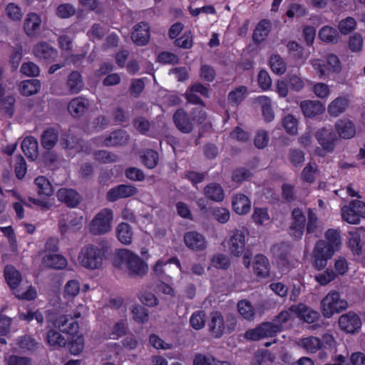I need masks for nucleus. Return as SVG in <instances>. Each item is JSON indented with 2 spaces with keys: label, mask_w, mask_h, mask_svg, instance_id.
Masks as SVG:
<instances>
[{
  "label": "nucleus",
  "mask_w": 365,
  "mask_h": 365,
  "mask_svg": "<svg viewBox=\"0 0 365 365\" xmlns=\"http://www.w3.org/2000/svg\"><path fill=\"white\" fill-rule=\"evenodd\" d=\"M349 106V101L345 97H338L330 102L327 107L329 114L337 117L343 113Z\"/></svg>",
  "instance_id": "27"
},
{
  "label": "nucleus",
  "mask_w": 365,
  "mask_h": 365,
  "mask_svg": "<svg viewBox=\"0 0 365 365\" xmlns=\"http://www.w3.org/2000/svg\"><path fill=\"white\" fill-rule=\"evenodd\" d=\"M176 127L182 133H188L192 130V123L187 113L182 110H178L173 116Z\"/></svg>",
  "instance_id": "25"
},
{
  "label": "nucleus",
  "mask_w": 365,
  "mask_h": 365,
  "mask_svg": "<svg viewBox=\"0 0 365 365\" xmlns=\"http://www.w3.org/2000/svg\"><path fill=\"white\" fill-rule=\"evenodd\" d=\"M340 328L347 333H354L360 329L361 321L360 317L354 312H349L340 316L339 319Z\"/></svg>",
  "instance_id": "10"
},
{
  "label": "nucleus",
  "mask_w": 365,
  "mask_h": 365,
  "mask_svg": "<svg viewBox=\"0 0 365 365\" xmlns=\"http://www.w3.org/2000/svg\"><path fill=\"white\" fill-rule=\"evenodd\" d=\"M80 284L77 280L71 279L68 281L63 289V297L66 299L73 298L79 294Z\"/></svg>",
  "instance_id": "46"
},
{
  "label": "nucleus",
  "mask_w": 365,
  "mask_h": 365,
  "mask_svg": "<svg viewBox=\"0 0 365 365\" xmlns=\"http://www.w3.org/2000/svg\"><path fill=\"white\" fill-rule=\"evenodd\" d=\"M5 86L0 83V106H2L5 113L11 117L14 113V104L16 99L12 95L5 96Z\"/></svg>",
  "instance_id": "29"
},
{
  "label": "nucleus",
  "mask_w": 365,
  "mask_h": 365,
  "mask_svg": "<svg viewBox=\"0 0 365 365\" xmlns=\"http://www.w3.org/2000/svg\"><path fill=\"white\" fill-rule=\"evenodd\" d=\"M104 252L98 246L88 244L82 247L78 252V264L84 269L96 270L101 268Z\"/></svg>",
  "instance_id": "2"
},
{
  "label": "nucleus",
  "mask_w": 365,
  "mask_h": 365,
  "mask_svg": "<svg viewBox=\"0 0 365 365\" xmlns=\"http://www.w3.org/2000/svg\"><path fill=\"white\" fill-rule=\"evenodd\" d=\"M348 307V303L335 291H330L321 301V309L324 317L330 318Z\"/></svg>",
  "instance_id": "3"
},
{
  "label": "nucleus",
  "mask_w": 365,
  "mask_h": 365,
  "mask_svg": "<svg viewBox=\"0 0 365 365\" xmlns=\"http://www.w3.org/2000/svg\"><path fill=\"white\" fill-rule=\"evenodd\" d=\"M253 269L257 277L263 279L268 277L270 270L268 259L262 255H257L253 261Z\"/></svg>",
  "instance_id": "21"
},
{
  "label": "nucleus",
  "mask_w": 365,
  "mask_h": 365,
  "mask_svg": "<svg viewBox=\"0 0 365 365\" xmlns=\"http://www.w3.org/2000/svg\"><path fill=\"white\" fill-rule=\"evenodd\" d=\"M317 170V166L315 163H308L302 170V179L306 182H312L315 179Z\"/></svg>",
  "instance_id": "62"
},
{
  "label": "nucleus",
  "mask_w": 365,
  "mask_h": 365,
  "mask_svg": "<svg viewBox=\"0 0 365 365\" xmlns=\"http://www.w3.org/2000/svg\"><path fill=\"white\" fill-rule=\"evenodd\" d=\"M335 127L339 135L343 138H351L356 133L354 125L348 119L339 120Z\"/></svg>",
  "instance_id": "26"
},
{
  "label": "nucleus",
  "mask_w": 365,
  "mask_h": 365,
  "mask_svg": "<svg viewBox=\"0 0 365 365\" xmlns=\"http://www.w3.org/2000/svg\"><path fill=\"white\" fill-rule=\"evenodd\" d=\"M252 218L257 225H264L269 222L270 217L267 208L255 207Z\"/></svg>",
  "instance_id": "41"
},
{
  "label": "nucleus",
  "mask_w": 365,
  "mask_h": 365,
  "mask_svg": "<svg viewBox=\"0 0 365 365\" xmlns=\"http://www.w3.org/2000/svg\"><path fill=\"white\" fill-rule=\"evenodd\" d=\"M278 330L277 327H273L270 322H265L255 329L247 331L245 336L247 339L257 341L262 338L273 336Z\"/></svg>",
  "instance_id": "9"
},
{
  "label": "nucleus",
  "mask_w": 365,
  "mask_h": 365,
  "mask_svg": "<svg viewBox=\"0 0 365 365\" xmlns=\"http://www.w3.org/2000/svg\"><path fill=\"white\" fill-rule=\"evenodd\" d=\"M257 101L261 104L263 116L266 121H271L274 118V113L271 106V99L266 96L257 98Z\"/></svg>",
  "instance_id": "39"
},
{
  "label": "nucleus",
  "mask_w": 365,
  "mask_h": 365,
  "mask_svg": "<svg viewBox=\"0 0 365 365\" xmlns=\"http://www.w3.org/2000/svg\"><path fill=\"white\" fill-rule=\"evenodd\" d=\"M306 80L298 74H289L288 82L290 88L294 91L299 92L305 86Z\"/></svg>",
  "instance_id": "52"
},
{
  "label": "nucleus",
  "mask_w": 365,
  "mask_h": 365,
  "mask_svg": "<svg viewBox=\"0 0 365 365\" xmlns=\"http://www.w3.org/2000/svg\"><path fill=\"white\" fill-rule=\"evenodd\" d=\"M356 22L354 19L351 17H347L339 23V29L342 34L346 35L354 30L356 27Z\"/></svg>",
  "instance_id": "63"
},
{
  "label": "nucleus",
  "mask_w": 365,
  "mask_h": 365,
  "mask_svg": "<svg viewBox=\"0 0 365 365\" xmlns=\"http://www.w3.org/2000/svg\"><path fill=\"white\" fill-rule=\"evenodd\" d=\"M128 139L126 133L123 130L112 133L108 137L100 140L99 144L105 146L119 145L125 143Z\"/></svg>",
  "instance_id": "31"
},
{
  "label": "nucleus",
  "mask_w": 365,
  "mask_h": 365,
  "mask_svg": "<svg viewBox=\"0 0 365 365\" xmlns=\"http://www.w3.org/2000/svg\"><path fill=\"white\" fill-rule=\"evenodd\" d=\"M206 196L212 200L220 202L224 199V191L221 186L217 184L212 183L205 188Z\"/></svg>",
  "instance_id": "37"
},
{
  "label": "nucleus",
  "mask_w": 365,
  "mask_h": 365,
  "mask_svg": "<svg viewBox=\"0 0 365 365\" xmlns=\"http://www.w3.org/2000/svg\"><path fill=\"white\" fill-rule=\"evenodd\" d=\"M312 91L317 98L321 99L328 98L331 94L330 86L322 82L315 83L312 86Z\"/></svg>",
  "instance_id": "50"
},
{
  "label": "nucleus",
  "mask_w": 365,
  "mask_h": 365,
  "mask_svg": "<svg viewBox=\"0 0 365 365\" xmlns=\"http://www.w3.org/2000/svg\"><path fill=\"white\" fill-rule=\"evenodd\" d=\"M257 82L259 86L263 91L269 90L271 88L272 83V81L269 76V73L265 70H261L258 73Z\"/></svg>",
  "instance_id": "57"
},
{
  "label": "nucleus",
  "mask_w": 365,
  "mask_h": 365,
  "mask_svg": "<svg viewBox=\"0 0 365 365\" xmlns=\"http://www.w3.org/2000/svg\"><path fill=\"white\" fill-rule=\"evenodd\" d=\"M117 239L123 245H130L133 232L131 226L126 222H120L115 228Z\"/></svg>",
  "instance_id": "24"
},
{
  "label": "nucleus",
  "mask_w": 365,
  "mask_h": 365,
  "mask_svg": "<svg viewBox=\"0 0 365 365\" xmlns=\"http://www.w3.org/2000/svg\"><path fill=\"white\" fill-rule=\"evenodd\" d=\"M158 160V154L157 152L149 150H147L143 156V162L148 168H153L157 165Z\"/></svg>",
  "instance_id": "64"
},
{
  "label": "nucleus",
  "mask_w": 365,
  "mask_h": 365,
  "mask_svg": "<svg viewBox=\"0 0 365 365\" xmlns=\"http://www.w3.org/2000/svg\"><path fill=\"white\" fill-rule=\"evenodd\" d=\"M297 119L290 114L286 115L282 120L284 128L288 133L291 135H295L297 133Z\"/></svg>",
  "instance_id": "54"
},
{
  "label": "nucleus",
  "mask_w": 365,
  "mask_h": 365,
  "mask_svg": "<svg viewBox=\"0 0 365 365\" xmlns=\"http://www.w3.org/2000/svg\"><path fill=\"white\" fill-rule=\"evenodd\" d=\"M34 55L41 59L52 61L57 56V51L46 43H40L34 48Z\"/></svg>",
  "instance_id": "28"
},
{
  "label": "nucleus",
  "mask_w": 365,
  "mask_h": 365,
  "mask_svg": "<svg viewBox=\"0 0 365 365\" xmlns=\"http://www.w3.org/2000/svg\"><path fill=\"white\" fill-rule=\"evenodd\" d=\"M58 200L71 207H76L81 201V196L76 190L70 188H61L57 192Z\"/></svg>",
  "instance_id": "17"
},
{
  "label": "nucleus",
  "mask_w": 365,
  "mask_h": 365,
  "mask_svg": "<svg viewBox=\"0 0 365 365\" xmlns=\"http://www.w3.org/2000/svg\"><path fill=\"white\" fill-rule=\"evenodd\" d=\"M211 264L217 269H226L230 266V260L227 255L217 253L212 257Z\"/></svg>",
  "instance_id": "49"
},
{
  "label": "nucleus",
  "mask_w": 365,
  "mask_h": 365,
  "mask_svg": "<svg viewBox=\"0 0 365 365\" xmlns=\"http://www.w3.org/2000/svg\"><path fill=\"white\" fill-rule=\"evenodd\" d=\"M113 211L105 208L97 213L89 224V231L93 235H104L112 227Z\"/></svg>",
  "instance_id": "4"
},
{
  "label": "nucleus",
  "mask_w": 365,
  "mask_h": 365,
  "mask_svg": "<svg viewBox=\"0 0 365 365\" xmlns=\"http://www.w3.org/2000/svg\"><path fill=\"white\" fill-rule=\"evenodd\" d=\"M364 233V230L361 227L354 229L348 233L347 245L355 255H362L364 253V245L361 242Z\"/></svg>",
  "instance_id": "12"
},
{
  "label": "nucleus",
  "mask_w": 365,
  "mask_h": 365,
  "mask_svg": "<svg viewBox=\"0 0 365 365\" xmlns=\"http://www.w3.org/2000/svg\"><path fill=\"white\" fill-rule=\"evenodd\" d=\"M297 344L309 353H315L322 347L320 339L313 336L299 339Z\"/></svg>",
  "instance_id": "30"
},
{
  "label": "nucleus",
  "mask_w": 365,
  "mask_h": 365,
  "mask_svg": "<svg viewBox=\"0 0 365 365\" xmlns=\"http://www.w3.org/2000/svg\"><path fill=\"white\" fill-rule=\"evenodd\" d=\"M48 343L54 348L62 347L66 344L67 340L56 331H50L47 334Z\"/></svg>",
  "instance_id": "47"
},
{
  "label": "nucleus",
  "mask_w": 365,
  "mask_h": 365,
  "mask_svg": "<svg viewBox=\"0 0 365 365\" xmlns=\"http://www.w3.org/2000/svg\"><path fill=\"white\" fill-rule=\"evenodd\" d=\"M41 22V20L38 14L35 13L29 14L24 23V25H26V27H24V30H26L28 35H32L39 28Z\"/></svg>",
  "instance_id": "44"
},
{
  "label": "nucleus",
  "mask_w": 365,
  "mask_h": 365,
  "mask_svg": "<svg viewBox=\"0 0 365 365\" xmlns=\"http://www.w3.org/2000/svg\"><path fill=\"white\" fill-rule=\"evenodd\" d=\"M309 63L319 78H322L328 74L327 66L322 59L312 58Z\"/></svg>",
  "instance_id": "58"
},
{
  "label": "nucleus",
  "mask_w": 365,
  "mask_h": 365,
  "mask_svg": "<svg viewBox=\"0 0 365 365\" xmlns=\"http://www.w3.org/2000/svg\"><path fill=\"white\" fill-rule=\"evenodd\" d=\"M132 39L135 43L139 46L145 45L150 38L149 27L147 24L141 22L134 27L132 32Z\"/></svg>",
  "instance_id": "23"
},
{
  "label": "nucleus",
  "mask_w": 365,
  "mask_h": 365,
  "mask_svg": "<svg viewBox=\"0 0 365 365\" xmlns=\"http://www.w3.org/2000/svg\"><path fill=\"white\" fill-rule=\"evenodd\" d=\"M24 155L31 160H34L38 155L37 140L31 136L24 138Z\"/></svg>",
  "instance_id": "35"
},
{
  "label": "nucleus",
  "mask_w": 365,
  "mask_h": 365,
  "mask_svg": "<svg viewBox=\"0 0 365 365\" xmlns=\"http://www.w3.org/2000/svg\"><path fill=\"white\" fill-rule=\"evenodd\" d=\"M336 277V274L330 269L315 276V280L321 285H327Z\"/></svg>",
  "instance_id": "61"
},
{
  "label": "nucleus",
  "mask_w": 365,
  "mask_h": 365,
  "mask_svg": "<svg viewBox=\"0 0 365 365\" xmlns=\"http://www.w3.org/2000/svg\"><path fill=\"white\" fill-rule=\"evenodd\" d=\"M319 37L324 42L334 43L337 41L339 34L333 27L325 26L320 29Z\"/></svg>",
  "instance_id": "40"
},
{
  "label": "nucleus",
  "mask_w": 365,
  "mask_h": 365,
  "mask_svg": "<svg viewBox=\"0 0 365 365\" xmlns=\"http://www.w3.org/2000/svg\"><path fill=\"white\" fill-rule=\"evenodd\" d=\"M88 106V101L87 99L78 97L73 99L69 103L68 109L72 115L78 117L85 112Z\"/></svg>",
  "instance_id": "32"
},
{
  "label": "nucleus",
  "mask_w": 365,
  "mask_h": 365,
  "mask_svg": "<svg viewBox=\"0 0 365 365\" xmlns=\"http://www.w3.org/2000/svg\"><path fill=\"white\" fill-rule=\"evenodd\" d=\"M247 93V88L245 86L237 87L230 92L228 100L232 103H239L245 98Z\"/></svg>",
  "instance_id": "53"
},
{
  "label": "nucleus",
  "mask_w": 365,
  "mask_h": 365,
  "mask_svg": "<svg viewBox=\"0 0 365 365\" xmlns=\"http://www.w3.org/2000/svg\"><path fill=\"white\" fill-rule=\"evenodd\" d=\"M113 264L120 269H126L132 277H142L148 270V266L138 255L127 249L116 252Z\"/></svg>",
  "instance_id": "1"
},
{
  "label": "nucleus",
  "mask_w": 365,
  "mask_h": 365,
  "mask_svg": "<svg viewBox=\"0 0 365 365\" xmlns=\"http://www.w3.org/2000/svg\"><path fill=\"white\" fill-rule=\"evenodd\" d=\"M3 274L6 283L16 297L23 299V291L18 289L23 279L21 272L14 265L6 264L4 268Z\"/></svg>",
  "instance_id": "7"
},
{
  "label": "nucleus",
  "mask_w": 365,
  "mask_h": 365,
  "mask_svg": "<svg viewBox=\"0 0 365 365\" xmlns=\"http://www.w3.org/2000/svg\"><path fill=\"white\" fill-rule=\"evenodd\" d=\"M183 241L186 247L193 251L200 252L207 248V240L204 235L195 231L186 232Z\"/></svg>",
  "instance_id": "11"
},
{
  "label": "nucleus",
  "mask_w": 365,
  "mask_h": 365,
  "mask_svg": "<svg viewBox=\"0 0 365 365\" xmlns=\"http://www.w3.org/2000/svg\"><path fill=\"white\" fill-rule=\"evenodd\" d=\"M137 188L134 186L120 185L108 190L107 199L110 202H114L120 198L133 196L137 193Z\"/></svg>",
  "instance_id": "16"
},
{
  "label": "nucleus",
  "mask_w": 365,
  "mask_h": 365,
  "mask_svg": "<svg viewBox=\"0 0 365 365\" xmlns=\"http://www.w3.org/2000/svg\"><path fill=\"white\" fill-rule=\"evenodd\" d=\"M316 138L324 150L330 152L333 150L335 135L331 126L319 129L316 133Z\"/></svg>",
  "instance_id": "18"
},
{
  "label": "nucleus",
  "mask_w": 365,
  "mask_h": 365,
  "mask_svg": "<svg viewBox=\"0 0 365 365\" xmlns=\"http://www.w3.org/2000/svg\"><path fill=\"white\" fill-rule=\"evenodd\" d=\"M35 184L40 195L50 196L53 194V187L49 180L44 176H39L36 178Z\"/></svg>",
  "instance_id": "43"
},
{
  "label": "nucleus",
  "mask_w": 365,
  "mask_h": 365,
  "mask_svg": "<svg viewBox=\"0 0 365 365\" xmlns=\"http://www.w3.org/2000/svg\"><path fill=\"white\" fill-rule=\"evenodd\" d=\"M251 200L245 194L236 193L232 198V210L239 215H245L251 210Z\"/></svg>",
  "instance_id": "14"
},
{
  "label": "nucleus",
  "mask_w": 365,
  "mask_h": 365,
  "mask_svg": "<svg viewBox=\"0 0 365 365\" xmlns=\"http://www.w3.org/2000/svg\"><path fill=\"white\" fill-rule=\"evenodd\" d=\"M209 327L212 334L215 337L220 338L222 336L225 331L226 327L224 318L220 312H215L211 314Z\"/></svg>",
  "instance_id": "22"
},
{
  "label": "nucleus",
  "mask_w": 365,
  "mask_h": 365,
  "mask_svg": "<svg viewBox=\"0 0 365 365\" xmlns=\"http://www.w3.org/2000/svg\"><path fill=\"white\" fill-rule=\"evenodd\" d=\"M54 326L61 331L73 335L78 330V324L72 317L61 315L54 322Z\"/></svg>",
  "instance_id": "20"
},
{
  "label": "nucleus",
  "mask_w": 365,
  "mask_h": 365,
  "mask_svg": "<svg viewBox=\"0 0 365 365\" xmlns=\"http://www.w3.org/2000/svg\"><path fill=\"white\" fill-rule=\"evenodd\" d=\"M70 351L73 355L80 354L84 349V339L82 335L73 336L69 344Z\"/></svg>",
  "instance_id": "55"
},
{
  "label": "nucleus",
  "mask_w": 365,
  "mask_h": 365,
  "mask_svg": "<svg viewBox=\"0 0 365 365\" xmlns=\"http://www.w3.org/2000/svg\"><path fill=\"white\" fill-rule=\"evenodd\" d=\"M341 215L344 221L357 225L361 218H365V203L357 200H352L348 205L341 207Z\"/></svg>",
  "instance_id": "5"
},
{
  "label": "nucleus",
  "mask_w": 365,
  "mask_h": 365,
  "mask_svg": "<svg viewBox=\"0 0 365 365\" xmlns=\"http://www.w3.org/2000/svg\"><path fill=\"white\" fill-rule=\"evenodd\" d=\"M269 66L272 72L277 75H282L287 71V63L284 59L277 54L271 56Z\"/></svg>",
  "instance_id": "38"
},
{
  "label": "nucleus",
  "mask_w": 365,
  "mask_h": 365,
  "mask_svg": "<svg viewBox=\"0 0 365 365\" xmlns=\"http://www.w3.org/2000/svg\"><path fill=\"white\" fill-rule=\"evenodd\" d=\"M237 307L239 313L245 319H251L253 318L255 314L254 309L249 302L242 300L238 302Z\"/></svg>",
  "instance_id": "56"
},
{
  "label": "nucleus",
  "mask_w": 365,
  "mask_h": 365,
  "mask_svg": "<svg viewBox=\"0 0 365 365\" xmlns=\"http://www.w3.org/2000/svg\"><path fill=\"white\" fill-rule=\"evenodd\" d=\"M327 245L331 247L334 250H339L341 244L339 232L335 230H329L326 232Z\"/></svg>",
  "instance_id": "45"
},
{
  "label": "nucleus",
  "mask_w": 365,
  "mask_h": 365,
  "mask_svg": "<svg viewBox=\"0 0 365 365\" xmlns=\"http://www.w3.org/2000/svg\"><path fill=\"white\" fill-rule=\"evenodd\" d=\"M270 31V23L267 20L261 21L256 26L253 40L257 43L262 42L268 36Z\"/></svg>",
  "instance_id": "36"
},
{
  "label": "nucleus",
  "mask_w": 365,
  "mask_h": 365,
  "mask_svg": "<svg viewBox=\"0 0 365 365\" xmlns=\"http://www.w3.org/2000/svg\"><path fill=\"white\" fill-rule=\"evenodd\" d=\"M190 321L192 328L200 329L205 324V314L202 311H197L192 314Z\"/></svg>",
  "instance_id": "59"
},
{
  "label": "nucleus",
  "mask_w": 365,
  "mask_h": 365,
  "mask_svg": "<svg viewBox=\"0 0 365 365\" xmlns=\"http://www.w3.org/2000/svg\"><path fill=\"white\" fill-rule=\"evenodd\" d=\"M295 317V314L292 313L290 312V308L289 310H285L281 312L274 319L273 322H270L273 327H277L279 328L278 332L282 331L284 328L288 327L289 322L290 320L294 319Z\"/></svg>",
  "instance_id": "34"
},
{
  "label": "nucleus",
  "mask_w": 365,
  "mask_h": 365,
  "mask_svg": "<svg viewBox=\"0 0 365 365\" xmlns=\"http://www.w3.org/2000/svg\"><path fill=\"white\" fill-rule=\"evenodd\" d=\"M299 107L302 113L307 118H314L325 111V106L317 100L302 101Z\"/></svg>",
  "instance_id": "13"
},
{
  "label": "nucleus",
  "mask_w": 365,
  "mask_h": 365,
  "mask_svg": "<svg viewBox=\"0 0 365 365\" xmlns=\"http://www.w3.org/2000/svg\"><path fill=\"white\" fill-rule=\"evenodd\" d=\"M212 215L214 218L221 224L227 222L230 218L229 210L221 207L214 208Z\"/></svg>",
  "instance_id": "60"
},
{
  "label": "nucleus",
  "mask_w": 365,
  "mask_h": 365,
  "mask_svg": "<svg viewBox=\"0 0 365 365\" xmlns=\"http://www.w3.org/2000/svg\"><path fill=\"white\" fill-rule=\"evenodd\" d=\"M248 235V232L244 230H235L231 232L227 240V247L232 255L240 257L243 254Z\"/></svg>",
  "instance_id": "6"
},
{
  "label": "nucleus",
  "mask_w": 365,
  "mask_h": 365,
  "mask_svg": "<svg viewBox=\"0 0 365 365\" xmlns=\"http://www.w3.org/2000/svg\"><path fill=\"white\" fill-rule=\"evenodd\" d=\"M336 250L327 245L324 240L317 242L314 250V266L318 269H322L327 266L328 259H331Z\"/></svg>",
  "instance_id": "8"
},
{
  "label": "nucleus",
  "mask_w": 365,
  "mask_h": 365,
  "mask_svg": "<svg viewBox=\"0 0 365 365\" xmlns=\"http://www.w3.org/2000/svg\"><path fill=\"white\" fill-rule=\"evenodd\" d=\"M71 140L68 139L62 138L61 139V144L62 145L66 148L68 149L69 151V154L71 155L72 150H74L77 152H79L81 150L84 151L86 153H88L90 151V149L86 146L85 149L83 148V146L81 145V142H76L74 143L73 138H70Z\"/></svg>",
  "instance_id": "51"
},
{
  "label": "nucleus",
  "mask_w": 365,
  "mask_h": 365,
  "mask_svg": "<svg viewBox=\"0 0 365 365\" xmlns=\"http://www.w3.org/2000/svg\"><path fill=\"white\" fill-rule=\"evenodd\" d=\"M290 312L295 314V317L307 322L313 323L319 317V313L304 304L292 305Z\"/></svg>",
  "instance_id": "15"
},
{
  "label": "nucleus",
  "mask_w": 365,
  "mask_h": 365,
  "mask_svg": "<svg viewBox=\"0 0 365 365\" xmlns=\"http://www.w3.org/2000/svg\"><path fill=\"white\" fill-rule=\"evenodd\" d=\"M58 134L57 128H48L45 130L41 135L42 145L46 149L52 148L58 141Z\"/></svg>",
  "instance_id": "33"
},
{
  "label": "nucleus",
  "mask_w": 365,
  "mask_h": 365,
  "mask_svg": "<svg viewBox=\"0 0 365 365\" xmlns=\"http://www.w3.org/2000/svg\"><path fill=\"white\" fill-rule=\"evenodd\" d=\"M68 86L72 93H78L83 88L81 76L78 72L73 71L68 78Z\"/></svg>",
  "instance_id": "42"
},
{
  "label": "nucleus",
  "mask_w": 365,
  "mask_h": 365,
  "mask_svg": "<svg viewBox=\"0 0 365 365\" xmlns=\"http://www.w3.org/2000/svg\"><path fill=\"white\" fill-rule=\"evenodd\" d=\"M41 262L44 267L55 269H62L68 265L67 259L61 255L56 252L43 254Z\"/></svg>",
  "instance_id": "19"
},
{
  "label": "nucleus",
  "mask_w": 365,
  "mask_h": 365,
  "mask_svg": "<svg viewBox=\"0 0 365 365\" xmlns=\"http://www.w3.org/2000/svg\"><path fill=\"white\" fill-rule=\"evenodd\" d=\"M130 310L133 318L136 322L143 324L148 320V312L143 307L136 304Z\"/></svg>",
  "instance_id": "48"
}]
</instances>
